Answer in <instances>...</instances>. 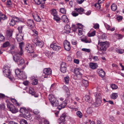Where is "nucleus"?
Listing matches in <instances>:
<instances>
[{"label": "nucleus", "mask_w": 124, "mask_h": 124, "mask_svg": "<svg viewBox=\"0 0 124 124\" xmlns=\"http://www.w3.org/2000/svg\"><path fill=\"white\" fill-rule=\"evenodd\" d=\"M11 66L8 64L5 65L3 68L4 74L5 76L8 77L11 80H13V78L10 76V73L11 70L10 69Z\"/></svg>", "instance_id": "obj_1"}, {"label": "nucleus", "mask_w": 124, "mask_h": 124, "mask_svg": "<svg viewBox=\"0 0 124 124\" xmlns=\"http://www.w3.org/2000/svg\"><path fill=\"white\" fill-rule=\"evenodd\" d=\"M98 45L101 46L100 51L103 52L106 51V49L108 48L109 45V42L107 41L105 42H100L99 40Z\"/></svg>", "instance_id": "obj_2"}, {"label": "nucleus", "mask_w": 124, "mask_h": 124, "mask_svg": "<svg viewBox=\"0 0 124 124\" xmlns=\"http://www.w3.org/2000/svg\"><path fill=\"white\" fill-rule=\"evenodd\" d=\"M15 72L16 75L20 79L23 80L27 78V76L25 74V72L23 71H21L20 69L16 70Z\"/></svg>", "instance_id": "obj_3"}, {"label": "nucleus", "mask_w": 124, "mask_h": 124, "mask_svg": "<svg viewBox=\"0 0 124 124\" xmlns=\"http://www.w3.org/2000/svg\"><path fill=\"white\" fill-rule=\"evenodd\" d=\"M48 98L53 107H56L59 104L58 101L56 99L53 95L52 94L49 95L48 96Z\"/></svg>", "instance_id": "obj_4"}, {"label": "nucleus", "mask_w": 124, "mask_h": 124, "mask_svg": "<svg viewBox=\"0 0 124 124\" xmlns=\"http://www.w3.org/2000/svg\"><path fill=\"white\" fill-rule=\"evenodd\" d=\"M7 107L9 110L13 113H15L18 112V110L15 106L12 104L10 103H8L7 104Z\"/></svg>", "instance_id": "obj_5"}, {"label": "nucleus", "mask_w": 124, "mask_h": 124, "mask_svg": "<svg viewBox=\"0 0 124 124\" xmlns=\"http://www.w3.org/2000/svg\"><path fill=\"white\" fill-rule=\"evenodd\" d=\"M82 69L80 68H76L74 70V72L77 77H78L79 79L81 78L82 74Z\"/></svg>", "instance_id": "obj_6"}, {"label": "nucleus", "mask_w": 124, "mask_h": 124, "mask_svg": "<svg viewBox=\"0 0 124 124\" xmlns=\"http://www.w3.org/2000/svg\"><path fill=\"white\" fill-rule=\"evenodd\" d=\"M50 47L54 51H59L60 50L61 47L58 44L56 43H53L50 45Z\"/></svg>", "instance_id": "obj_7"}, {"label": "nucleus", "mask_w": 124, "mask_h": 124, "mask_svg": "<svg viewBox=\"0 0 124 124\" xmlns=\"http://www.w3.org/2000/svg\"><path fill=\"white\" fill-rule=\"evenodd\" d=\"M13 59L14 61L16 62H24V60L19 55L15 53V54L13 57Z\"/></svg>", "instance_id": "obj_8"}, {"label": "nucleus", "mask_w": 124, "mask_h": 124, "mask_svg": "<svg viewBox=\"0 0 124 124\" xmlns=\"http://www.w3.org/2000/svg\"><path fill=\"white\" fill-rule=\"evenodd\" d=\"M25 49L27 52L30 53H32L34 52V48L31 45L28 43L26 45Z\"/></svg>", "instance_id": "obj_9"}, {"label": "nucleus", "mask_w": 124, "mask_h": 124, "mask_svg": "<svg viewBox=\"0 0 124 124\" xmlns=\"http://www.w3.org/2000/svg\"><path fill=\"white\" fill-rule=\"evenodd\" d=\"M33 41L37 46H39L40 47H42L44 45L43 42L40 41L37 38L34 39Z\"/></svg>", "instance_id": "obj_10"}, {"label": "nucleus", "mask_w": 124, "mask_h": 124, "mask_svg": "<svg viewBox=\"0 0 124 124\" xmlns=\"http://www.w3.org/2000/svg\"><path fill=\"white\" fill-rule=\"evenodd\" d=\"M27 23L28 28L30 29H32L35 26L34 21L30 19L28 20Z\"/></svg>", "instance_id": "obj_11"}, {"label": "nucleus", "mask_w": 124, "mask_h": 124, "mask_svg": "<svg viewBox=\"0 0 124 124\" xmlns=\"http://www.w3.org/2000/svg\"><path fill=\"white\" fill-rule=\"evenodd\" d=\"M51 70L50 68L44 69L43 71V72L45 75L43 76L44 78H47L48 76L51 74Z\"/></svg>", "instance_id": "obj_12"}, {"label": "nucleus", "mask_w": 124, "mask_h": 124, "mask_svg": "<svg viewBox=\"0 0 124 124\" xmlns=\"http://www.w3.org/2000/svg\"><path fill=\"white\" fill-rule=\"evenodd\" d=\"M64 46L65 49L67 51H69L71 47L69 42L67 40H65L64 42Z\"/></svg>", "instance_id": "obj_13"}, {"label": "nucleus", "mask_w": 124, "mask_h": 124, "mask_svg": "<svg viewBox=\"0 0 124 124\" xmlns=\"http://www.w3.org/2000/svg\"><path fill=\"white\" fill-rule=\"evenodd\" d=\"M66 65L65 62H62L61 65V70L63 73H65L66 72Z\"/></svg>", "instance_id": "obj_14"}, {"label": "nucleus", "mask_w": 124, "mask_h": 124, "mask_svg": "<svg viewBox=\"0 0 124 124\" xmlns=\"http://www.w3.org/2000/svg\"><path fill=\"white\" fill-rule=\"evenodd\" d=\"M67 101L66 100H65L63 101L61 104L58 107V109L60 110L62 108L65 107L67 104Z\"/></svg>", "instance_id": "obj_15"}, {"label": "nucleus", "mask_w": 124, "mask_h": 124, "mask_svg": "<svg viewBox=\"0 0 124 124\" xmlns=\"http://www.w3.org/2000/svg\"><path fill=\"white\" fill-rule=\"evenodd\" d=\"M77 27L78 28V34L80 36L83 34V29L82 25L80 24H78Z\"/></svg>", "instance_id": "obj_16"}, {"label": "nucleus", "mask_w": 124, "mask_h": 124, "mask_svg": "<svg viewBox=\"0 0 124 124\" xmlns=\"http://www.w3.org/2000/svg\"><path fill=\"white\" fill-rule=\"evenodd\" d=\"M89 66L91 68L94 69L97 68L98 65L95 62H90Z\"/></svg>", "instance_id": "obj_17"}, {"label": "nucleus", "mask_w": 124, "mask_h": 124, "mask_svg": "<svg viewBox=\"0 0 124 124\" xmlns=\"http://www.w3.org/2000/svg\"><path fill=\"white\" fill-rule=\"evenodd\" d=\"M61 20L64 23H68L69 22L67 17L65 15H63L62 16Z\"/></svg>", "instance_id": "obj_18"}, {"label": "nucleus", "mask_w": 124, "mask_h": 124, "mask_svg": "<svg viewBox=\"0 0 124 124\" xmlns=\"http://www.w3.org/2000/svg\"><path fill=\"white\" fill-rule=\"evenodd\" d=\"M66 116V115L65 114H63L59 118V121L60 122H64L65 121V118Z\"/></svg>", "instance_id": "obj_19"}, {"label": "nucleus", "mask_w": 124, "mask_h": 124, "mask_svg": "<svg viewBox=\"0 0 124 124\" xmlns=\"http://www.w3.org/2000/svg\"><path fill=\"white\" fill-rule=\"evenodd\" d=\"M23 35L21 34H19L16 36V39L18 41H21L23 39Z\"/></svg>", "instance_id": "obj_20"}, {"label": "nucleus", "mask_w": 124, "mask_h": 124, "mask_svg": "<svg viewBox=\"0 0 124 124\" xmlns=\"http://www.w3.org/2000/svg\"><path fill=\"white\" fill-rule=\"evenodd\" d=\"M97 71L99 72V74L100 76L102 77H104L105 73L102 69H98V70Z\"/></svg>", "instance_id": "obj_21"}, {"label": "nucleus", "mask_w": 124, "mask_h": 124, "mask_svg": "<svg viewBox=\"0 0 124 124\" xmlns=\"http://www.w3.org/2000/svg\"><path fill=\"white\" fill-rule=\"evenodd\" d=\"M18 64L19 67L21 69H23L26 67L25 62H18Z\"/></svg>", "instance_id": "obj_22"}, {"label": "nucleus", "mask_w": 124, "mask_h": 124, "mask_svg": "<svg viewBox=\"0 0 124 124\" xmlns=\"http://www.w3.org/2000/svg\"><path fill=\"white\" fill-rule=\"evenodd\" d=\"M35 2L38 5H39L41 3L45 4L46 0H34Z\"/></svg>", "instance_id": "obj_23"}, {"label": "nucleus", "mask_w": 124, "mask_h": 124, "mask_svg": "<svg viewBox=\"0 0 124 124\" xmlns=\"http://www.w3.org/2000/svg\"><path fill=\"white\" fill-rule=\"evenodd\" d=\"M35 20L37 22H39L41 20V18L37 15L33 16Z\"/></svg>", "instance_id": "obj_24"}, {"label": "nucleus", "mask_w": 124, "mask_h": 124, "mask_svg": "<svg viewBox=\"0 0 124 124\" xmlns=\"http://www.w3.org/2000/svg\"><path fill=\"white\" fill-rule=\"evenodd\" d=\"M94 95L95 97H96V100L101 101V94L99 93L97 95L96 93H94Z\"/></svg>", "instance_id": "obj_25"}, {"label": "nucleus", "mask_w": 124, "mask_h": 124, "mask_svg": "<svg viewBox=\"0 0 124 124\" xmlns=\"http://www.w3.org/2000/svg\"><path fill=\"white\" fill-rule=\"evenodd\" d=\"M11 100L12 102L14 103L15 105L18 106H20L21 104V103H18L17 101L14 99H12Z\"/></svg>", "instance_id": "obj_26"}, {"label": "nucleus", "mask_w": 124, "mask_h": 124, "mask_svg": "<svg viewBox=\"0 0 124 124\" xmlns=\"http://www.w3.org/2000/svg\"><path fill=\"white\" fill-rule=\"evenodd\" d=\"M65 30L67 32H70L71 29L70 25H66L64 27Z\"/></svg>", "instance_id": "obj_27"}, {"label": "nucleus", "mask_w": 124, "mask_h": 124, "mask_svg": "<svg viewBox=\"0 0 124 124\" xmlns=\"http://www.w3.org/2000/svg\"><path fill=\"white\" fill-rule=\"evenodd\" d=\"M75 10L78 12L80 13V14L82 13L84 10V9L81 8H75Z\"/></svg>", "instance_id": "obj_28"}, {"label": "nucleus", "mask_w": 124, "mask_h": 124, "mask_svg": "<svg viewBox=\"0 0 124 124\" xmlns=\"http://www.w3.org/2000/svg\"><path fill=\"white\" fill-rule=\"evenodd\" d=\"M118 95L117 93H113L111 95V98L113 99H116Z\"/></svg>", "instance_id": "obj_29"}, {"label": "nucleus", "mask_w": 124, "mask_h": 124, "mask_svg": "<svg viewBox=\"0 0 124 124\" xmlns=\"http://www.w3.org/2000/svg\"><path fill=\"white\" fill-rule=\"evenodd\" d=\"M23 50L22 48L20 49V50L18 51H16L15 52L16 54H17L20 55H22L23 54Z\"/></svg>", "instance_id": "obj_30"}, {"label": "nucleus", "mask_w": 124, "mask_h": 124, "mask_svg": "<svg viewBox=\"0 0 124 124\" xmlns=\"http://www.w3.org/2000/svg\"><path fill=\"white\" fill-rule=\"evenodd\" d=\"M101 100H99L96 99V101L94 103V104L96 106L98 107L101 105Z\"/></svg>", "instance_id": "obj_31"}, {"label": "nucleus", "mask_w": 124, "mask_h": 124, "mask_svg": "<svg viewBox=\"0 0 124 124\" xmlns=\"http://www.w3.org/2000/svg\"><path fill=\"white\" fill-rule=\"evenodd\" d=\"M111 8L112 10L113 11H115L117 9V6L114 4H113L111 6Z\"/></svg>", "instance_id": "obj_32"}, {"label": "nucleus", "mask_w": 124, "mask_h": 124, "mask_svg": "<svg viewBox=\"0 0 124 124\" xmlns=\"http://www.w3.org/2000/svg\"><path fill=\"white\" fill-rule=\"evenodd\" d=\"M54 19L57 22H58L60 20L61 18L59 17L58 16V15H54Z\"/></svg>", "instance_id": "obj_33"}, {"label": "nucleus", "mask_w": 124, "mask_h": 124, "mask_svg": "<svg viewBox=\"0 0 124 124\" xmlns=\"http://www.w3.org/2000/svg\"><path fill=\"white\" fill-rule=\"evenodd\" d=\"M27 110L25 108H21L19 111L22 114L24 115Z\"/></svg>", "instance_id": "obj_34"}, {"label": "nucleus", "mask_w": 124, "mask_h": 124, "mask_svg": "<svg viewBox=\"0 0 124 124\" xmlns=\"http://www.w3.org/2000/svg\"><path fill=\"white\" fill-rule=\"evenodd\" d=\"M82 82L83 84L85 86H87L88 85V82L87 80L83 79L82 80Z\"/></svg>", "instance_id": "obj_35"}, {"label": "nucleus", "mask_w": 124, "mask_h": 124, "mask_svg": "<svg viewBox=\"0 0 124 124\" xmlns=\"http://www.w3.org/2000/svg\"><path fill=\"white\" fill-rule=\"evenodd\" d=\"M10 45L9 42L8 41H6L3 44L2 47L5 48L8 46Z\"/></svg>", "instance_id": "obj_36"}, {"label": "nucleus", "mask_w": 124, "mask_h": 124, "mask_svg": "<svg viewBox=\"0 0 124 124\" xmlns=\"http://www.w3.org/2000/svg\"><path fill=\"white\" fill-rule=\"evenodd\" d=\"M9 24L10 25L12 26H14L16 24V22L13 18L11 20Z\"/></svg>", "instance_id": "obj_37"}, {"label": "nucleus", "mask_w": 124, "mask_h": 124, "mask_svg": "<svg viewBox=\"0 0 124 124\" xmlns=\"http://www.w3.org/2000/svg\"><path fill=\"white\" fill-rule=\"evenodd\" d=\"M64 80L65 84H67L68 83L69 80V77L68 76H66L64 78Z\"/></svg>", "instance_id": "obj_38"}, {"label": "nucleus", "mask_w": 124, "mask_h": 124, "mask_svg": "<svg viewBox=\"0 0 124 124\" xmlns=\"http://www.w3.org/2000/svg\"><path fill=\"white\" fill-rule=\"evenodd\" d=\"M20 124H28L27 121L23 119H22L20 121Z\"/></svg>", "instance_id": "obj_39"}, {"label": "nucleus", "mask_w": 124, "mask_h": 124, "mask_svg": "<svg viewBox=\"0 0 124 124\" xmlns=\"http://www.w3.org/2000/svg\"><path fill=\"white\" fill-rule=\"evenodd\" d=\"M82 40L85 43H90L91 42L90 39L89 40L87 39H82Z\"/></svg>", "instance_id": "obj_40"}, {"label": "nucleus", "mask_w": 124, "mask_h": 124, "mask_svg": "<svg viewBox=\"0 0 124 124\" xmlns=\"http://www.w3.org/2000/svg\"><path fill=\"white\" fill-rule=\"evenodd\" d=\"M76 114L80 118H81L83 116V114L81 112L79 111H78L76 113Z\"/></svg>", "instance_id": "obj_41"}, {"label": "nucleus", "mask_w": 124, "mask_h": 124, "mask_svg": "<svg viewBox=\"0 0 124 124\" xmlns=\"http://www.w3.org/2000/svg\"><path fill=\"white\" fill-rule=\"evenodd\" d=\"M6 34L8 37H10L12 36V33L9 30H7Z\"/></svg>", "instance_id": "obj_42"}, {"label": "nucleus", "mask_w": 124, "mask_h": 124, "mask_svg": "<svg viewBox=\"0 0 124 124\" xmlns=\"http://www.w3.org/2000/svg\"><path fill=\"white\" fill-rule=\"evenodd\" d=\"M95 31H94L91 33H89L88 36L89 37L93 36L95 35Z\"/></svg>", "instance_id": "obj_43"}, {"label": "nucleus", "mask_w": 124, "mask_h": 124, "mask_svg": "<svg viewBox=\"0 0 124 124\" xmlns=\"http://www.w3.org/2000/svg\"><path fill=\"white\" fill-rule=\"evenodd\" d=\"M23 115L24 116H25L26 117L28 118H30V113L27 110L26 111L25 114H24Z\"/></svg>", "instance_id": "obj_44"}, {"label": "nucleus", "mask_w": 124, "mask_h": 124, "mask_svg": "<svg viewBox=\"0 0 124 124\" xmlns=\"http://www.w3.org/2000/svg\"><path fill=\"white\" fill-rule=\"evenodd\" d=\"M29 92L32 95H33L34 94V90L32 88H30L29 89Z\"/></svg>", "instance_id": "obj_45"}, {"label": "nucleus", "mask_w": 124, "mask_h": 124, "mask_svg": "<svg viewBox=\"0 0 124 124\" xmlns=\"http://www.w3.org/2000/svg\"><path fill=\"white\" fill-rule=\"evenodd\" d=\"M63 89L65 90V91L67 92L68 94H69V90L68 88L66 86L64 85L63 87Z\"/></svg>", "instance_id": "obj_46"}, {"label": "nucleus", "mask_w": 124, "mask_h": 124, "mask_svg": "<svg viewBox=\"0 0 124 124\" xmlns=\"http://www.w3.org/2000/svg\"><path fill=\"white\" fill-rule=\"evenodd\" d=\"M45 54L47 56L49 57L51 55V53L50 51H46L45 52Z\"/></svg>", "instance_id": "obj_47"}, {"label": "nucleus", "mask_w": 124, "mask_h": 124, "mask_svg": "<svg viewBox=\"0 0 124 124\" xmlns=\"http://www.w3.org/2000/svg\"><path fill=\"white\" fill-rule=\"evenodd\" d=\"M87 113L89 114H90L92 113L93 112L92 108H88L87 110Z\"/></svg>", "instance_id": "obj_48"}, {"label": "nucleus", "mask_w": 124, "mask_h": 124, "mask_svg": "<svg viewBox=\"0 0 124 124\" xmlns=\"http://www.w3.org/2000/svg\"><path fill=\"white\" fill-rule=\"evenodd\" d=\"M0 17L1 20H4L7 19V17L6 16L2 14Z\"/></svg>", "instance_id": "obj_49"}, {"label": "nucleus", "mask_w": 124, "mask_h": 124, "mask_svg": "<svg viewBox=\"0 0 124 124\" xmlns=\"http://www.w3.org/2000/svg\"><path fill=\"white\" fill-rule=\"evenodd\" d=\"M116 51L117 52L120 54H123L124 52L123 50L122 49H117Z\"/></svg>", "instance_id": "obj_50"}, {"label": "nucleus", "mask_w": 124, "mask_h": 124, "mask_svg": "<svg viewBox=\"0 0 124 124\" xmlns=\"http://www.w3.org/2000/svg\"><path fill=\"white\" fill-rule=\"evenodd\" d=\"M39 113V110L37 109H35L33 110V113L34 114L37 115H38Z\"/></svg>", "instance_id": "obj_51"}, {"label": "nucleus", "mask_w": 124, "mask_h": 124, "mask_svg": "<svg viewBox=\"0 0 124 124\" xmlns=\"http://www.w3.org/2000/svg\"><path fill=\"white\" fill-rule=\"evenodd\" d=\"M111 87L113 89H115L117 88V86L115 84H113L112 85Z\"/></svg>", "instance_id": "obj_52"}, {"label": "nucleus", "mask_w": 124, "mask_h": 124, "mask_svg": "<svg viewBox=\"0 0 124 124\" xmlns=\"http://www.w3.org/2000/svg\"><path fill=\"white\" fill-rule=\"evenodd\" d=\"M51 14L53 15L54 16L55 15H57L55 9H53L52 10Z\"/></svg>", "instance_id": "obj_53"}, {"label": "nucleus", "mask_w": 124, "mask_h": 124, "mask_svg": "<svg viewBox=\"0 0 124 124\" xmlns=\"http://www.w3.org/2000/svg\"><path fill=\"white\" fill-rule=\"evenodd\" d=\"M4 40V37L2 34H0V41H3Z\"/></svg>", "instance_id": "obj_54"}, {"label": "nucleus", "mask_w": 124, "mask_h": 124, "mask_svg": "<svg viewBox=\"0 0 124 124\" xmlns=\"http://www.w3.org/2000/svg\"><path fill=\"white\" fill-rule=\"evenodd\" d=\"M82 50L84 51L89 53L90 52L91 50L90 49H89L83 48L82 49Z\"/></svg>", "instance_id": "obj_55"}, {"label": "nucleus", "mask_w": 124, "mask_h": 124, "mask_svg": "<svg viewBox=\"0 0 124 124\" xmlns=\"http://www.w3.org/2000/svg\"><path fill=\"white\" fill-rule=\"evenodd\" d=\"M104 25L106 28V29L108 30H110V26L108 24L106 23L104 24Z\"/></svg>", "instance_id": "obj_56"}, {"label": "nucleus", "mask_w": 124, "mask_h": 124, "mask_svg": "<svg viewBox=\"0 0 124 124\" xmlns=\"http://www.w3.org/2000/svg\"><path fill=\"white\" fill-rule=\"evenodd\" d=\"M84 98L85 100L86 101H88L90 100V97L88 95H86L84 97Z\"/></svg>", "instance_id": "obj_57"}, {"label": "nucleus", "mask_w": 124, "mask_h": 124, "mask_svg": "<svg viewBox=\"0 0 124 124\" xmlns=\"http://www.w3.org/2000/svg\"><path fill=\"white\" fill-rule=\"evenodd\" d=\"M60 11L63 14H65L66 12V10L64 8H60Z\"/></svg>", "instance_id": "obj_58"}, {"label": "nucleus", "mask_w": 124, "mask_h": 124, "mask_svg": "<svg viewBox=\"0 0 124 124\" xmlns=\"http://www.w3.org/2000/svg\"><path fill=\"white\" fill-rule=\"evenodd\" d=\"M7 5L8 7H10L12 4L10 0H8L7 2Z\"/></svg>", "instance_id": "obj_59"}, {"label": "nucleus", "mask_w": 124, "mask_h": 124, "mask_svg": "<svg viewBox=\"0 0 124 124\" xmlns=\"http://www.w3.org/2000/svg\"><path fill=\"white\" fill-rule=\"evenodd\" d=\"M23 27V26H20L18 28V30L20 33H21L22 31V30Z\"/></svg>", "instance_id": "obj_60"}, {"label": "nucleus", "mask_w": 124, "mask_h": 124, "mask_svg": "<svg viewBox=\"0 0 124 124\" xmlns=\"http://www.w3.org/2000/svg\"><path fill=\"white\" fill-rule=\"evenodd\" d=\"M38 83V81L37 79H35L33 80L32 84V85H36Z\"/></svg>", "instance_id": "obj_61"}, {"label": "nucleus", "mask_w": 124, "mask_h": 124, "mask_svg": "<svg viewBox=\"0 0 124 124\" xmlns=\"http://www.w3.org/2000/svg\"><path fill=\"white\" fill-rule=\"evenodd\" d=\"M109 119L111 121L113 122L115 120V118L113 116H110L109 117Z\"/></svg>", "instance_id": "obj_62"}, {"label": "nucleus", "mask_w": 124, "mask_h": 124, "mask_svg": "<svg viewBox=\"0 0 124 124\" xmlns=\"http://www.w3.org/2000/svg\"><path fill=\"white\" fill-rule=\"evenodd\" d=\"M101 39H105L107 38V36L106 34H104L102 35L100 37Z\"/></svg>", "instance_id": "obj_63"}, {"label": "nucleus", "mask_w": 124, "mask_h": 124, "mask_svg": "<svg viewBox=\"0 0 124 124\" xmlns=\"http://www.w3.org/2000/svg\"><path fill=\"white\" fill-rule=\"evenodd\" d=\"M99 24L96 23L93 26V27L95 29H98L99 28Z\"/></svg>", "instance_id": "obj_64"}]
</instances>
